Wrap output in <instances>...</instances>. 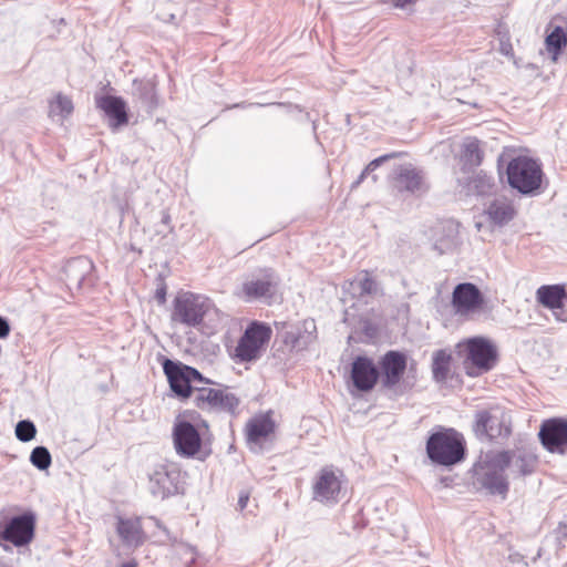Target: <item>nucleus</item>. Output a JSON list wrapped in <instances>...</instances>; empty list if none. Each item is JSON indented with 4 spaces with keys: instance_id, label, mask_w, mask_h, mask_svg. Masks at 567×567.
Segmentation results:
<instances>
[{
    "instance_id": "nucleus-1",
    "label": "nucleus",
    "mask_w": 567,
    "mask_h": 567,
    "mask_svg": "<svg viewBox=\"0 0 567 567\" xmlns=\"http://www.w3.org/2000/svg\"><path fill=\"white\" fill-rule=\"evenodd\" d=\"M213 312H215V307L209 298L183 291L174 299L171 319L173 322L186 327H198Z\"/></svg>"
},
{
    "instance_id": "nucleus-2",
    "label": "nucleus",
    "mask_w": 567,
    "mask_h": 567,
    "mask_svg": "<svg viewBox=\"0 0 567 567\" xmlns=\"http://www.w3.org/2000/svg\"><path fill=\"white\" fill-rule=\"evenodd\" d=\"M430 460L440 465H454L464 456L462 436L452 429L433 433L426 442Z\"/></svg>"
},
{
    "instance_id": "nucleus-3",
    "label": "nucleus",
    "mask_w": 567,
    "mask_h": 567,
    "mask_svg": "<svg viewBox=\"0 0 567 567\" xmlns=\"http://www.w3.org/2000/svg\"><path fill=\"white\" fill-rule=\"evenodd\" d=\"M506 458L499 452L487 453L476 467V478L482 487L489 494L501 495L505 498L508 491L507 476L504 464Z\"/></svg>"
},
{
    "instance_id": "nucleus-4",
    "label": "nucleus",
    "mask_w": 567,
    "mask_h": 567,
    "mask_svg": "<svg viewBox=\"0 0 567 567\" xmlns=\"http://www.w3.org/2000/svg\"><path fill=\"white\" fill-rule=\"evenodd\" d=\"M543 172L540 165L527 156L513 158L507 165L509 185L522 194H530L540 187Z\"/></svg>"
},
{
    "instance_id": "nucleus-5",
    "label": "nucleus",
    "mask_w": 567,
    "mask_h": 567,
    "mask_svg": "<svg viewBox=\"0 0 567 567\" xmlns=\"http://www.w3.org/2000/svg\"><path fill=\"white\" fill-rule=\"evenodd\" d=\"M467 374L476 377L494 368L497 360L495 346L483 337L468 339L465 343Z\"/></svg>"
},
{
    "instance_id": "nucleus-6",
    "label": "nucleus",
    "mask_w": 567,
    "mask_h": 567,
    "mask_svg": "<svg viewBox=\"0 0 567 567\" xmlns=\"http://www.w3.org/2000/svg\"><path fill=\"white\" fill-rule=\"evenodd\" d=\"M271 337V329L265 323L251 322L235 348V358L241 362L259 357Z\"/></svg>"
},
{
    "instance_id": "nucleus-7",
    "label": "nucleus",
    "mask_w": 567,
    "mask_h": 567,
    "mask_svg": "<svg viewBox=\"0 0 567 567\" xmlns=\"http://www.w3.org/2000/svg\"><path fill=\"white\" fill-rule=\"evenodd\" d=\"M200 427L207 429L205 421L193 424L189 421L179 420L173 429L174 447L183 457L196 456L202 447Z\"/></svg>"
},
{
    "instance_id": "nucleus-8",
    "label": "nucleus",
    "mask_w": 567,
    "mask_h": 567,
    "mask_svg": "<svg viewBox=\"0 0 567 567\" xmlns=\"http://www.w3.org/2000/svg\"><path fill=\"white\" fill-rule=\"evenodd\" d=\"M343 475L330 467L322 468L313 483V499L323 504H334L341 498Z\"/></svg>"
},
{
    "instance_id": "nucleus-9",
    "label": "nucleus",
    "mask_w": 567,
    "mask_h": 567,
    "mask_svg": "<svg viewBox=\"0 0 567 567\" xmlns=\"http://www.w3.org/2000/svg\"><path fill=\"white\" fill-rule=\"evenodd\" d=\"M476 432L489 439L507 436L511 433V417L501 408L495 406L476 414Z\"/></svg>"
},
{
    "instance_id": "nucleus-10",
    "label": "nucleus",
    "mask_w": 567,
    "mask_h": 567,
    "mask_svg": "<svg viewBox=\"0 0 567 567\" xmlns=\"http://www.w3.org/2000/svg\"><path fill=\"white\" fill-rule=\"evenodd\" d=\"M164 372L173 392L182 398H188L192 394V382L202 381V375L197 370L171 360L164 362Z\"/></svg>"
},
{
    "instance_id": "nucleus-11",
    "label": "nucleus",
    "mask_w": 567,
    "mask_h": 567,
    "mask_svg": "<svg viewBox=\"0 0 567 567\" xmlns=\"http://www.w3.org/2000/svg\"><path fill=\"white\" fill-rule=\"evenodd\" d=\"M179 471L175 464H158L150 474L151 492L165 498L178 492Z\"/></svg>"
},
{
    "instance_id": "nucleus-12",
    "label": "nucleus",
    "mask_w": 567,
    "mask_h": 567,
    "mask_svg": "<svg viewBox=\"0 0 567 567\" xmlns=\"http://www.w3.org/2000/svg\"><path fill=\"white\" fill-rule=\"evenodd\" d=\"M482 305L483 296L475 285L464 282L454 288L452 306L456 315L471 317L481 310Z\"/></svg>"
},
{
    "instance_id": "nucleus-13",
    "label": "nucleus",
    "mask_w": 567,
    "mask_h": 567,
    "mask_svg": "<svg viewBox=\"0 0 567 567\" xmlns=\"http://www.w3.org/2000/svg\"><path fill=\"white\" fill-rule=\"evenodd\" d=\"M277 289V278L271 271H267L258 277L246 280L238 296L246 301H266L268 302Z\"/></svg>"
},
{
    "instance_id": "nucleus-14",
    "label": "nucleus",
    "mask_w": 567,
    "mask_h": 567,
    "mask_svg": "<svg viewBox=\"0 0 567 567\" xmlns=\"http://www.w3.org/2000/svg\"><path fill=\"white\" fill-rule=\"evenodd\" d=\"M539 439L544 447L564 454L567 451V421L563 419L546 420L539 430Z\"/></svg>"
},
{
    "instance_id": "nucleus-15",
    "label": "nucleus",
    "mask_w": 567,
    "mask_h": 567,
    "mask_svg": "<svg viewBox=\"0 0 567 567\" xmlns=\"http://www.w3.org/2000/svg\"><path fill=\"white\" fill-rule=\"evenodd\" d=\"M380 370L383 386L393 389L406 370V355L399 351L386 352L380 361Z\"/></svg>"
},
{
    "instance_id": "nucleus-16",
    "label": "nucleus",
    "mask_w": 567,
    "mask_h": 567,
    "mask_svg": "<svg viewBox=\"0 0 567 567\" xmlns=\"http://www.w3.org/2000/svg\"><path fill=\"white\" fill-rule=\"evenodd\" d=\"M34 519L30 515H20L13 517L3 530L0 537L12 543L14 546H24L33 538Z\"/></svg>"
},
{
    "instance_id": "nucleus-17",
    "label": "nucleus",
    "mask_w": 567,
    "mask_h": 567,
    "mask_svg": "<svg viewBox=\"0 0 567 567\" xmlns=\"http://www.w3.org/2000/svg\"><path fill=\"white\" fill-rule=\"evenodd\" d=\"M274 430L275 423L269 413L259 414L249 420L246 425V435L250 449L255 452L260 451Z\"/></svg>"
},
{
    "instance_id": "nucleus-18",
    "label": "nucleus",
    "mask_w": 567,
    "mask_h": 567,
    "mask_svg": "<svg viewBox=\"0 0 567 567\" xmlns=\"http://www.w3.org/2000/svg\"><path fill=\"white\" fill-rule=\"evenodd\" d=\"M394 186L399 192H409L416 195L427 190L422 172L412 165H403L398 169Z\"/></svg>"
},
{
    "instance_id": "nucleus-19",
    "label": "nucleus",
    "mask_w": 567,
    "mask_h": 567,
    "mask_svg": "<svg viewBox=\"0 0 567 567\" xmlns=\"http://www.w3.org/2000/svg\"><path fill=\"white\" fill-rule=\"evenodd\" d=\"M379 372L372 360L358 357L352 363L351 379L360 391H369L377 383Z\"/></svg>"
},
{
    "instance_id": "nucleus-20",
    "label": "nucleus",
    "mask_w": 567,
    "mask_h": 567,
    "mask_svg": "<svg viewBox=\"0 0 567 567\" xmlns=\"http://www.w3.org/2000/svg\"><path fill=\"white\" fill-rule=\"evenodd\" d=\"M538 301L553 310L555 318L558 321L567 322V311L564 308V300L566 299V291L561 286H543L537 290Z\"/></svg>"
},
{
    "instance_id": "nucleus-21",
    "label": "nucleus",
    "mask_w": 567,
    "mask_h": 567,
    "mask_svg": "<svg viewBox=\"0 0 567 567\" xmlns=\"http://www.w3.org/2000/svg\"><path fill=\"white\" fill-rule=\"evenodd\" d=\"M115 529L122 543L127 547L136 548L145 540L140 518L117 517Z\"/></svg>"
},
{
    "instance_id": "nucleus-22",
    "label": "nucleus",
    "mask_w": 567,
    "mask_h": 567,
    "mask_svg": "<svg viewBox=\"0 0 567 567\" xmlns=\"http://www.w3.org/2000/svg\"><path fill=\"white\" fill-rule=\"evenodd\" d=\"M484 217L493 227H503L507 225L516 215L515 207L511 200L505 197L495 198L484 210Z\"/></svg>"
},
{
    "instance_id": "nucleus-23",
    "label": "nucleus",
    "mask_w": 567,
    "mask_h": 567,
    "mask_svg": "<svg viewBox=\"0 0 567 567\" xmlns=\"http://www.w3.org/2000/svg\"><path fill=\"white\" fill-rule=\"evenodd\" d=\"M504 455L506 463L504 464L508 475L513 477H523L534 472L536 460L532 454L520 452H499Z\"/></svg>"
},
{
    "instance_id": "nucleus-24",
    "label": "nucleus",
    "mask_w": 567,
    "mask_h": 567,
    "mask_svg": "<svg viewBox=\"0 0 567 567\" xmlns=\"http://www.w3.org/2000/svg\"><path fill=\"white\" fill-rule=\"evenodd\" d=\"M97 106L110 117L115 120V126L127 122L125 103L115 96H103L97 100Z\"/></svg>"
},
{
    "instance_id": "nucleus-25",
    "label": "nucleus",
    "mask_w": 567,
    "mask_h": 567,
    "mask_svg": "<svg viewBox=\"0 0 567 567\" xmlns=\"http://www.w3.org/2000/svg\"><path fill=\"white\" fill-rule=\"evenodd\" d=\"M74 106L72 100L63 93H56L49 101V116L60 123L63 122L73 113Z\"/></svg>"
},
{
    "instance_id": "nucleus-26",
    "label": "nucleus",
    "mask_w": 567,
    "mask_h": 567,
    "mask_svg": "<svg viewBox=\"0 0 567 567\" xmlns=\"http://www.w3.org/2000/svg\"><path fill=\"white\" fill-rule=\"evenodd\" d=\"M92 268V264L85 258H78L66 265L65 274L70 288L80 289L85 274Z\"/></svg>"
},
{
    "instance_id": "nucleus-27",
    "label": "nucleus",
    "mask_w": 567,
    "mask_h": 567,
    "mask_svg": "<svg viewBox=\"0 0 567 567\" xmlns=\"http://www.w3.org/2000/svg\"><path fill=\"white\" fill-rule=\"evenodd\" d=\"M567 44V33L560 28L556 27L545 39V50L549 55L551 62H557L561 50Z\"/></svg>"
},
{
    "instance_id": "nucleus-28",
    "label": "nucleus",
    "mask_w": 567,
    "mask_h": 567,
    "mask_svg": "<svg viewBox=\"0 0 567 567\" xmlns=\"http://www.w3.org/2000/svg\"><path fill=\"white\" fill-rule=\"evenodd\" d=\"M305 334L299 332H287L285 337V342L290 344L293 349L302 350L307 348L315 340V330L316 326L313 321H305L303 322Z\"/></svg>"
},
{
    "instance_id": "nucleus-29",
    "label": "nucleus",
    "mask_w": 567,
    "mask_h": 567,
    "mask_svg": "<svg viewBox=\"0 0 567 567\" xmlns=\"http://www.w3.org/2000/svg\"><path fill=\"white\" fill-rule=\"evenodd\" d=\"M451 353L437 350L433 353L432 372L436 381H444L450 373Z\"/></svg>"
},
{
    "instance_id": "nucleus-30",
    "label": "nucleus",
    "mask_w": 567,
    "mask_h": 567,
    "mask_svg": "<svg viewBox=\"0 0 567 567\" xmlns=\"http://www.w3.org/2000/svg\"><path fill=\"white\" fill-rule=\"evenodd\" d=\"M219 389L203 388L195 392L196 405L202 410H214L220 395Z\"/></svg>"
},
{
    "instance_id": "nucleus-31",
    "label": "nucleus",
    "mask_w": 567,
    "mask_h": 567,
    "mask_svg": "<svg viewBox=\"0 0 567 567\" xmlns=\"http://www.w3.org/2000/svg\"><path fill=\"white\" fill-rule=\"evenodd\" d=\"M349 289L353 295L363 297L374 292L375 282L368 274H363L357 277L353 281L349 282Z\"/></svg>"
},
{
    "instance_id": "nucleus-32",
    "label": "nucleus",
    "mask_w": 567,
    "mask_h": 567,
    "mask_svg": "<svg viewBox=\"0 0 567 567\" xmlns=\"http://www.w3.org/2000/svg\"><path fill=\"white\" fill-rule=\"evenodd\" d=\"M30 462L40 471L48 470L52 462L51 454L47 447L37 446L31 452Z\"/></svg>"
},
{
    "instance_id": "nucleus-33",
    "label": "nucleus",
    "mask_w": 567,
    "mask_h": 567,
    "mask_svg": "<svg viewBox=\"0 0 567 567\" xmlns=\"http://www.w3.org/2000/svg\"><path fill=\"white\" fill-rule=\"evenodd\" d=\"M239 404V400L229 391L221 390L220 395L218 398L215 411H225L229 413H235L236 408Z\"/></svg>"
},
{
    "instance_id": "nucleus-34",
    "label": "nucleus",
    "mask_w": 567,
    "mask_h": 567,
    "mask_svg": "<svg viewBox=\"0 0 567 567\" xmlns=\"http://www.w3.org/2000/svg\"><path fill=\"white\" fill-rule=\"evenodd\" d=\"M35 425L29 420L19 421L16 425V436L21 442H29L35 437Z\"/></svg>"
},
{
    "instance_id": "nucleus-35",
    "label": "nucleus",
    "mask_w": 567,
    "mask_h": 567,
    "mask_svg": "<svg viewBox=\"0 0 567 567\" xmlns=\"http://www.w3.org/2000/svg\"><path fill=\"white\" fill-rule=\"evenodd\" d=\"M396 154L395 153H391V154H386V155H383V156H380L373 161H371L367 167L364 168V171L361 173V175L359 176V179L357 181V184H360L363 178L367 176V174H369L370 172H373L374 169H377L382 163H384L385 161L390 159V158H393L395 157Z\"/></svg>"
},
{
    "instance_id": "nucleus-36",
    "label": "nucleus",
    "mask_w": 567,
    "mask_h": 567,
    "mask_svg": "<svg viewBox=\"0 0 567 567\" xmlns=\"http://www.w3.org/2000/svg\"><path fill=\"white\" fill-rule=\"evenodd\" d=\"M465 156L472 164L477 165L480 163L478 145L476 141L465 142L463 145Z\"/></svg>"
},
{
    "instance_id": "nucleus-37",
    "label": "nucleus",
    "mask_w": 567,
    "mask_h": 567,
    "mask_svg": "<svg viewBox=\"0 0 567 567\" xmlns=\"http://www.w3.org/2000/svg\"><path fill=\"white\" fill-rule=\"evenodd\" d=\"M449 235L440 240H436L434 246L436 249H439L441 252L447 250L454 243V233H455V226L450 223L447 225Z\"/></svg>"
},
{
    "instance_id": "nucleus-38",
    "label": "nucleus",
    "mask_w": 567,
    "mask_h": 567,
    "mask_svg": "<svg viewBox=\"0 0 567 567\" xmlns=\"http://www.w3.org/2000/svg\"><path fill=\"white\" fill-rule=\"evenodd\" d=\"M473 183L475 184L474 185V188L476 189V192L481 195L485 194L488 192V189L491 188V181L489 178H487L486 176H481V175H477L475 177V179L473 181Z\"/></svg>"
},
{
    "instance_id": "nucleus-39",
    "label": "nucleus",
    "mask_w": 567,
    "mask_h": 567,
    "mask_svg": "<svg viewBox=\"0 0 567 567\" xmlns=\"http://www.w3.org/2000/svg\"><path fill=\"white\" fill-rule=\"evenodd\" d=\"M10 332V326L8 321L0 316V338H6Z\"/></svg>"
},
{
    "instance_id": "nucleus-40",
    "label": "nucleus",
    "mask_w": 567,
    "mask_h": 567,
    "mask_svg": "<svg viewBox=\"0 0 567 567\" xmlns=\"http://www.w3.org/2000/svg\"><path fill=\"white\" fill-rule=\"evenodd\" d=\"M475 228L478 233H483V234H492L493 229L489 228V227H485L483 221H476L475 223Z\"/></svg>"
},
{
    "instance_id": "nucleus-41",
    "label": "nucleus",
    "mask_w": 567,
    "mask_h": 567,
    "mask_svg": "<svg viewBox=\"0 0 567 567\" xmlns=\"http://www.w3.org/2000/svg\"><path fill=\"white\" fill-rule=\"evenodd\" d=\"M499 50H501V52H502L503 54H505V55H512V51H513V49H512L511 43H508V42L502 41V42H501V49H499Z\"/></svg>"
},
{
    "instance_id": "nucleus-42",
    "label": "nucleus",
    "mask_w": 567,
    "mask_h": 567,
    "mask_svg": "<svg viewBox=\"0 0 567 567\" xmlns=\"http://www.w3.org/2000/svg\"><path fill=\"white\" fill-rule=\"evenodd\" d=\"M416 0H392L393 4L398 8H405L413 4Z\"/></svg>"
},
{
    "instance_id": "nucleus-43",
    "label": "nucleus",
    "mask_w": 567,
    "mask_h": 567,
    "mask_svg": "<svg viewBox=\"0 0 567 567\" xmlns=\"http://www.w3.org/2000/svg\"><path fill=\"white\" fill-rule=\"evenodd\" d=\"M156 298L159 303H164L166 299V289L164 287L156 289Z\"/></svg>"
},
{
    "instance_id": "nucleus-44",
    "label": "nucleus",
    "mask_w": 567,
    "mask_h": 567,
    "mask_svg": "<svg viewBox=\"0 0 567 567\" xmlns=\"http://www.w3.org/2000/svg\"><path fill=\"white\" fill-rule=\"evenodd\" d=\"M248 499H249L248 495H240V497L238 499V505L241 509H244L247 506Z\"/></svg>"
},
{
    "instance_id": "nucleus-45",
    "label": "nucleus",
    "mask_w": 567,
    "mask_h": 567,
    "mask_svg": "<svg viewBox=\"0 0 567 567\" xmlns=\"http://www.w3.org/2000/svg\"><path fill=\"white\" fill-rule=\"evenodd\" d=\"M121 567H137V564L134 560H131L123 564Z\"/></svg>"
},
{
    "instance_id": "nucleus-46",
    "label": "nucleus",
    "mask_w": 567,
    "mask_h": 567,
    "mask_svg": "<svg viewBox=\"0 0 567 567\" xmlns=\"http://www.w3.org/2000/svg\"><path fill=\"white\" fill-rule=\"evenodd\" d=\"M168 220H169V216H168L167 214H165V215L163 216V223L167 224V223H168Z\"/></svg>"
}]
</instances>
